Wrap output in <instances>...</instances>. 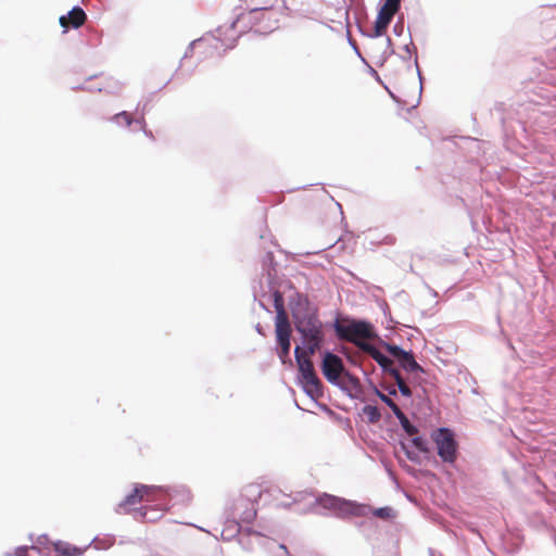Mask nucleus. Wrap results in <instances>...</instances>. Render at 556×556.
<instances>
[{"instance_id":"1","label":"nucleus","mask_w":556,"mask_h":556,"mask_svg":"<svg viewBox=\"0 0 556 556\" xmlns=\"http://www.w3.org/2000/svg\"><path fill=\"white\" fill-rule=\"evenodd\" d=\"M291 313L295 329L301 333L305 349L308 353L315 354L324 341L323 324L317 316V309L308 299L302 294L291 302Z\"/></svg>"},{"instance_id":"2","label":"nucleus","mask_w":556,"mask_h":556,"mask_svg":"<svg viewBox=\"0 0 556 556\" xmlns=\"http://www.w3.org/2000/svg\"><path fill=\"white\" fill-rule=\"evenodd\" d=\"M274 307L276 309L275 332L280 349L278 355L282 363H286L291 348L290 339L292 330L285 308L283 296L279 291L274 292Z\"/></svg>"},{"instance_id":"3","label":"nucleus","mask_w":556,"mask_h":556,"mask_svg":"<svg viewBox=\"0 0 556 556\" xmlns=\"http://www.w3.org/2000/svg\"><path fill=\"white\" fill-rule=\"evenodd\" d=\"M295 359L298 363L299 371L301 375V382L305 392L312 397H319L323 395V388L319 378L317 377L308 350L296 346L294 350Z\"/></svg>"},{"instance_id":"4","label":"nucleus","mask_w":556,"mask_h":556,"mask_svg":"<svg viewBox=\"0 0 556 556\" xmlns=\"http://www.w3.org/2000/svg\"><path fill=\"white\" fill-rule=\"evenodd\" d=\"M431 439L437 446L438 455L442 462L454 464L458 455V443L453 431L448 428H439L432 431Z\"/></svg>"},{"instance_id":"5","label":"nucleus","mask_w":556,"mask_h":556,"mask_svg":"<svg viewBox=\"0 0 556 556\" xmlns=\"http://www.w3.org/2000/svg\"><path fill=\"white\" fill-rule=\"evenodd\" d=\"M338 336L349 342L354 343L363 351L364 345H371L366 340L374 337L371 326L365 321H353L348 326H337Z\"/></svg>"},{"instance_id":"6","label":"nucleus","mask_w":556,"mask_h":556,"mask_svg":"<svg viewBox=\"0 0 556 556\" xmlns=\"http://www.w3.org/2000/svg\"><path fill=\"white\" fill-rule=\"evenodd\" d=\"M160 491L161 489L156 486L138 484L135 486L134 491L119 503L118 506L121 509L127 510L128 508L142 502L155 501L156 494Z\"/></svg>"},{"instance_id":"7","label":"nucleus","mask_w":556,"mask_h":556,"mask_svg":"<svg viewBox=\"0 0 556 556\" xmlns=\"http://www.w3.org/2000/svg\"><path fill=\"white\" fill-rule=\"evenodd\" d=\"M343 370V362L338 355L330 352L325 354L321 364V371L329 382L336 383Z\"/></svg>"},{"instance_id":"8","label":"nucleus","mask_w":556,"mask_h":556,"mask_svg":"<svg viewBox=\"0 0 556 556\" xmlns=\"http://www.w3.org/2000/svg\"><path fill=\"white\" fill-rule=\"evenodd\" d=\"M399 3L392 2V0H386L384 4L379 10L377 20L375 22L374 29L376 36H382L386 33L392 17L399 11Z\"/></svg>"},{"instance_id":"9","label":"nucleus","mask_w":556,"mask_h":556,"mask_svg":"<svg viewBox=\"0 0 556 556\" xmlns=\"http://www.w3.org/2000/svg\"><path fill=\"white\" fill-rule=\"evenodd\" d=\"M389 353L395 357L401 367L408 372L424 371L421 366L415 361L412 352H406L397 345H388Z\"/></svg>"},{"instance_id":"10","label":"nucleus","mask_w":556,"mask_h":556,"mask_svg":"<svg viewBox=\"0 0 556 556\" xmlns=\"http://www.w3.org/2000/svg\"><path fill=\"white\" fill-rule=\"evenodd\" d=\"M364 509H365L364 506L357 505L350 501L339 498V505L337 507L336 514L342 518H345L349 516H361L364 514Z\"/></svg>"},{"instance_id":"11","label":"nucleus","mask_w":556,"mask_h":556,"mask_svg":"<svg viewBox=\"0 0 556 556\" xmlns=\"http://www.w3.org/2000/svg\"><path fill=\"white\" fill-rule=\"evenodd\" d=\"M363 351L370 355L372 359H375L379 366L383 369L386 372L391 366L393 365V361L389 357H387L384 354H382L377 348L371 345H364Z\"/></svg>"},{"instance_id":"12","label":"nucleus","mask_w":556,"mask_h":556,"mask_svg":"<svg viewBox=\"0 0 556 556\" xmlns=\"http://www.w3.org/2000/svg\"><path fill=\"white\" fill-rule=\"evenodd\" d=\"M45 556H68L70 555V548L66 545L52 543L49 546H46L43 548Z\"/></svg>"},{"instance_id":"13","label":"nucleus","mask_w":556,"mask_h":556,"mask_svg":"<svg viewBox=\"0 0 556 556\" xmlns=\"http://www.w3.org/2000/svg\"><path fill=\"white\" fill-rule=\"evenodd\" d=\"M395 417L399 419L402 428L408 435L414 437L418 433V429L409 422L408 418L402 410L395 414Z\"/></svg>"},{"instance_id":"14","label":"nucleus","mask_w":556,"mask_h":556,"mask_svg":"<svg viewBox=\"0 0 556 556\" xmlns=\"http://www.w3.org/2000/svg\"><path fill=\"white\" fill-rule=\"evenodd\" d=\"M339 498L340 497H337V496H333V495H328V494H325L323 496H320L317 502L318 504L326 508V509H330L332 511L336 513L337 510V507L339 505Z\"/></svg>"},{"instance_id":"15","label":"nucleus","mask_w":556,"mask_h":556,"mask_svg":"<svg viewBox=\"0 0 556 556\" xmlns=\"http://www.w3.org/2000/svg\"><path fill=\"white\" fill-rule=\"evenodd\" d=\"M87 15L79 7L72 8V28H78L85 24Z\"/></svg>"},{"instance_id":"16","label":"nucleus","mask_w":556,"mask_h":556,"mask_svg":"<svg viewBox=\"0 0 556 556\" xmlns=\"http://www.w3.org/2000/svg\"><path fill=\"white\" fill-rule=\"evenodd\" d=\"M363 415L367 418L368 422L376 424L380 420L381 414L377 406L365 405L363 407Z\"/></svg>"},{"instance_id":"17","label":"nucleus","mask_w":556,"mask_h":556,"mask_svg":"<svg viewBox=\"0 0 556 556\" xmlns=\"http://www.w3.org/2000/svg\"><path fill=\"white\" fill-rule=\"evenodd\" d=\"M263 494L262 486L256 483H251L244 488V495L248 500L256 502Z\"/></svg>"},{"instance_id":"18","label":"nucleus","mask_w":556,"mask_h":556,"mask_svg":"<svg viewBox=\"0 0 556 556\" xmlns=\"http://www.w3.org/2000/svg\"><path fill=\"white\" fill-rule=\"evenodd\" d=\"M113 121L117 125H125L126 127H130L134 123V117L127 111L119 112L113 116Z\"/></svg>"},{"instance_id":"19","label":"nucleus","mask_w":556,"mask_h":556,"mask_svg":"<svg viewBox=\"0 0 556 556\" xmlns=\"http://www.w3.org/2000/svg\"><path fill=\"white\" fill-rule=\"evenodd\" d=\"M374 392L383 403H386L392 409L394 415L401 410V408L395 404V402L391 397L382 393L376 387L374 388Z\"/></svg>"},{"instance_id":"20","label":"nucleus","mask_w":556,"mask_h":556,"mask_svg":"<svg viewBox=\"0 0 556 556\" xmlns=\"http://www.w3.org/2000/svg\"><path fill=\"white\" fill-rule=\"evenodd\" d=\"M134 122L136 124L139 125L140 129L142 130V132L152 141L155 140V136L153 135L152 130L148 128V124L146 122V118L143 115H141L140 117L134 119Z\"/></svg>"},{"instance_id":"21","label":"nucleus","mask_w":556,"mask_h":556,"mask_svg":"<svg viewBox=\"0 0 556 556\" xmlns=\"http://www.w3.org/2000/svg\"><path fill=\"white\" fill-rule=\"evenodd\" d=\"M374 515L381 519H391L394 517V510L391 507H381L375 509Z\"/></svg>"},{"instance_id":"22","label":"nucleus","mask_w":556,"mask_h":556,"mask_svg":"<svg viewBox=\"0 0 556 556\" xmlns=\"http://www.w3.org/2000/svg\"><path fill=\"white\" fill-rule=\"evenodd\" d=\"M412 443L418 451H420L422 453L429 452L428 443L425 439H422L420 437H415V438H413Z\"/></svg>"},{"instance_id":"23","label":"nucleus","mask_w":556,"mask_h":556,"mask_svg":"<svg viewBox=\"0 0 556 556\" xmlns=\"http://www.w3.org/2000/svg\"><path fill=\"white\" fill-rule=\"evenodd\" d=\"M29 551L33 553H36L37 555H42L41 548H39L38 546H31L30 548H28V547L16 548L15 556H28Z\"/></svg>"},{"instance_id":"24","label":"nucleus","mask_w":556,"mask_h":556,"mask_svg":"<svg viewBox=\"0 0 556 556\" xmlns=\"http://www.w3.org/2000/svg\"><path fill=\"white\" fill-rule=\"evenodd\" d=\"M399 390L400 392L402 393V395L404 396H407L409 397L412 395V390L405 383H401L400 387H399Z\"/></svg>"},{"instance_id":"25","label":"nucleus","mask_w":556,"mask_h":556,"mask_svg":"<svg viewBox=\"0 0 556 556\" xmlns=\"http://www.w3.org/2000/svg\"><path fill=\"white\" fill-rule=\"evenodd\" d=\"M386 372L389 374L394 380H397L402 377L399 369H396L393 365Z\"/></svg>"},{"instance_id":"26","label":"nucleus","mask_w":556,"mask_h":556,"mask_svg":"<svg viewBox=\"0 0 556 556\" xmlns=\"http://www.w3.org/2000/svg\"><path fill=\"white\" fill-rule=\"evenodd\" d=\"M59 21H60V24L62 27L68 28L70 27V13L67 15H62Z\"/></svg>"},{"instance_id":"27","label":"nucleus","mask_w":556,"mask_h":556,"mask_svg":"<svg viewBox=\"0 0 556 556\" xmlns=\"http://www.w3.org/2000/svg\"><path fill=\"white\" fill-rule=\"evenodd\" d=\"M397 387H400L401 383H405V380L403 379V377L399 378L397 380H395Z\"/></svg>"},{"instance_id":"28","label":"nucleus","mask_w":556,"mask_h":556,"mask_svg":"<svg viewBox=\"0 0 556 556\" xmlns=\"http://www.w3.org/2000/svg\"><path fill=\"white\" fill-rule=\"evenodd\" d=\"M255 514H256V513H255V510H253V511L250 514L249 518H247V520H251V519H253V518L255 517Z\"/></svg>"},{"instance_id":"29","label":"nucleus","mask_w":556,"mask_h":556,"mask_svg":"<svg viewBox=\"0 0 556 556\" xmlns=\"http://www.w3.org/2000/svg\"><path fill=\"white\" fill-rule=\"evenodd\" d=\"M407 456L410 460H416V456L412 455L409 452H407Z\"/></svg>"},{"instance_id":"30","label":"nucleus","mask_w":556,"mask_h":556,"mask_svg":"<svg viewBox=\"0 0 556 556\" xmlns=\"http://www.w3.org/2000/svg\"><path fill=\"white\" fill-rule=\"evenodd\" d=\"M389 393H390L391 395H396V390H395V389H391V390L389 391Z\"/></svg>"},{"instance_id":"31","label":"nucleus","mask_w":556,"mask_h":556,"mask_svg":"<svg viewBox=\"0 0 556 556\" xmlns=\"http://www.w3.org/2000/svg\"><path fill=\"white\" fill-rule=\"evenodd\" d=\"M74 552H76V548H72L71 555L74 556Z\"/></svg>"},{"instance_id":"32","label":"nucleus","mask_w":556,"mask_h":556,"mask_svg":"<svg viewBox=\"0 0 556 556\" xmlns=\"http://www.w3.org/2000/svg\"><path fill=\"white\" fill-rule=\"evenodd\" d=\"M392 2H395V3L400 4L401 0H392Z\"/></svg>"}]
</instances>
